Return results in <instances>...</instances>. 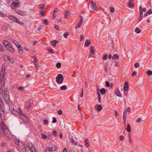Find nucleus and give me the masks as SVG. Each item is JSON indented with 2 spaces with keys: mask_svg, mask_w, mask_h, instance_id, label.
Returning a JSON list of instances; mask_svg holds the SVG:
<instances>
[{
  "mask_svg": "<svg viewBox=\"0 0 152 152\" xmlns=\"http://www.w3.org/2000/svg\"><path fill=\"white\" fill-rule=\"evenodd\" d=\"M4 77H0V117L3 120L5 119L4 111L3 110V103L1 100V97H3V91L2 89L5 84Z\"/></svg>",
  "mask_w": 152,
  "mask_h": 152,
  "instance_id": "obj_1",
  "label": "nucleus"
},
{
  "mask_svg": "<svg viewBox=\"0 0 152 152\" xmlns=\"http://www.w3.org/2000/svg\"><path fill=\"white\" fill-rule=\"evenodd\" d=\"M1 127L4 136L8 139H11L12 137V134L6 125L4 123L1 124Z\"/></svg>",
  "mask_w": 152,
  "mask_h": 152,
  "instance_id": "obj_2",
  "label": "nucleus"
},
{
  "mask_svg": "<svg viewBox=\"0 0 152 152\" xmlns=\"http://www.w3.org/2000/svg\"><path fill=\"white\" fill-rule=\"evenodd\" d=\"M26 152H37L36 151L35 147L31 143H28L27 147H25Z\"/></svg>",
  "mask_w": 152,
  "mask_h": 152,
  "instance_id": "obj_3",
  "label": "nucleus"
},
{
  "mask_svg": "<svg viewBox=\"0 0 152 152\" xmlns=\"http://www.w3.org/2000/svg\"><path fill=\"white\" fill-rule=\"evenodd\" d=\"M8 18L10 20L15 22L21 25H22L23 24V22H20L16 17H15L13 15H9L8 16Z\"/></svg>",
  "mask_w": 152,
  "mask_h": 152,
  "instance_id": "obj_4",
  "label": "nucleus"
},
{
  "mask_svg": "<svg viewBox=\"0 0 152 152\" xmlns=\"http://www.w3.org/2000/svg\"><path fill=\"white\" fill-rule=\"evenodd\" d=\"M20 6V3L18 0L16 1L15 2H13L11 4L12 7H14L15 9H16L19 7Z\"/></svg>",
  "mask_w": 152,
  "mask_h": 152,
  "instance_id": "obj_5",
  "label": "nucleus"
},
{
  "mask_svg": "<svg viewBox=\"0 0 152 152\" xmlns=\"http://www.w3.org/2000/svg\"><path fill=\"white\" fill-rule=\"evenodd\" d=\"M91 9L94 11H96L97 9L96 4L93 1H91Z\"/></svg>",
  "mask_w": 152,
  "mask_h": 152,
  "instance_id": "obj_6",
  "label": "nucleus"
},
{
  "mask_svg": "<svg viewBox=\"0 0 152 152\" xmlns=\"http://www.w3.org/2000/svg\"><path fill=\"white\" fill-rule=\"evenodd\" d=\"M15 11L18 14L22 16H24L26 15V12L25 11H23L18 9H16L15 10Z\"/></svg>",
  "mask_w": 152,
  "mask_h": 152,
  "instance_id": "obj_7",
  "label": "nucleus"
},
{
  "mask_svg": "<svg viewBox=\"0 0 152 152\" xmlns=\"http://www.w3.org/2000/svg\"><path fill=\"white\" fill-rule=\"evenodd\" d=\"M63 80V77H56V81L58 84L62 83Z\"/></svg>",
  "mask_w": 152,
  "mask_h": 152,
  "instance_id": "obj_8",
  "label": "nucleus"
},
{
  "mask_svg": "<svg viewBox=\"0 0 152 152\" xmlns=\"http://www.w3.org/2000/svg\"><path fill=\"white\" fill-rule=\"evenodd\" d=\"M20 119L24 122L26 123L28 122V120L27 117L25 115H19Z\"/></svg>",
  "mask_w": 152,
  "mask_h": 152,
  "instance_id": "obj_9",
  "label": "nucleus"
},
{
  "mask_svg": "<svg viewBox=\"0 0 152 152\" xmlns=\"http://www.w3.org/2000/svg\"><path fill=\"white\" fill-rule=\"evenodd\" d=\"M4 100L6 102L8 103L9 102L10 98L9 95H8L7 91H4Z\"/></svg>",
  "mask_w": 152,
  "mask_h": 152,
  "instance_id": "obj_10",
  "label": "nucleus"
},
{
  "mask_svg": "<svg viewBox=\"0 0 152 152\" xmlns=\"http://www.w3.org/2000/svg\"><path fill=\"white\" fill-rule=\"evenodd\" d=\"M57 148L56 146L53 148H50V147H48L45 149V152H52V150L55 151Z\"/></svg>",
  "mask_w": 152,
  "mask_h": 152,
  "instance_id": "obj_11",
  "label": "nucleus"
},
{
  "mask_svg": "<svg viewBox=\"0 0 152 152\" xmlns=\"http://www.w3.org/2000/svg\"><path fill=\"white\" fill-rule=\"evenodd\" d=\"M129 85L128 82L127 81H126L124 84V91H127L129 90Z\"/></svg>",
  "mask_w": 152,
  "mask_h": 152,
  "instance_id": "obj_12",
  "label": "nucleus"
},
{
  "mask_svg": "<svg viewBox=\"0 0 152 152\" xmlns=\"http://www.w3.org/2000/svg\"><path fill=\"white\" fill-rule=\"evenodd\" d=\"M134 0H129V3L127 4V6L129 8H133L134 6V4L132 2Z\"/></svg>",
  "mask_w": 152,
  "mask_h": 152,
  "instance_id": "obj_13",
  "label": "nucleus"
},
{
  "mask_svg": "<svg viewBox=\"0 0 152 152\" xmlns=\"http://www.w3.org/2000/svg\"><path fill=\"white\" fill-rule=\"evenodd\" d=\"M33 62L35 66L36 69L37 70L39 68V66L37 59L36 58H35L34 59V61Z\"/></svg>",
  "mask_w": 152,
  "mask_h": 152,
  "instance_id": "obj_14",
  "label": "nucleus"
},
{
  "mask_svg": "<svg viewBox=\"0 0 152 152\" xmlns=\"http://www.w3.org/2000/svg\"><path fill=\"white\" fill-rule=\"evenodd\" d=\"M10 111L14 115H15L16 116H17L18 114V112L12 109V108L10 107L9 108Z\"/></svg>",
  "mask_w": 152,
  "mask_h": 152,
  "instance_id": "obj_15",
  "label": "nucleus"
},
{
  "mask_svg": "<svg viewBox=\"0 0 152 152\" xmlns=\"http://www.w3.org/2000/svg\"><path fill=\"white\" fill-rule=\"evenodd\" d=\"M115 94L118 97H122V96L121 95L118 88H117L115 91Z\"/></svg>",
  "mask_w": 152,
  "mask_h": 152,
  "instance_id": "obj_16",
  "label": "nucleus"
},
{
  "mask_svg": "<svg viewBox=\"0 0 152 152\" xmlns=\"http://www.w3.org/2000/svg\"><path fill=\"white\" fill-rule=\"evenodd\" d=\"M7 49L9 50L10 52H14V50L13 48L12 47L11 44L6 47Z\"/></svg>",
  "mask_w": 152,
  "mask_h": 152,
  "instance_id": "obj_17",
  "label": "nucleus"
},
{
  "mask_svg": "<svg viewBox=\"0 0 152 152\" xmlns=\"http://www.w3.org/2000/svg\"><path fill=\"white\" fill-rule=\"evenodd\" d=\"M14 140L15 143L17 145L19 146L22 144L21 142L17 138H15Z\"/></svg>",
  "mask_w": 152,
  "mask_h": 152,
  "instance_id": "obj_18",
  "label": "nucleus"
},
{
  "mask_svg": "<svg viewBox=\"0 0 152 152\" xmlns=\"http://www.w3.org/2000/svg\"><path fill=\"white\" fill-rule=\"evenodd\" d=\"M2 42L6 48L11 44L10 43L6 40H3Z\"/></svg>",
  "mask_w": 152,
  "mask_h": 152,
  "instance_id": "obj_19",
  "label": "nucleus"
},
{
  "mask_svg": "<svg viewBox=\"0 0 152 152\" xmlns=\"http://www.w3.org/2000/svg\"><path fill=\"white\" fill-rule=\"evenodd\" d=\"M17 48H18L19 53L20 54H22L23 53V50L22 47L20 45V47L19 46Z\"/></svg>",
  "mask_w": 152,
  "mask_h": 152,
  "instance_id": "obj_20",
  "label": "nucleus"
},
{
  "mask_svg": "<svg viewBox=\"0 0 152 152\" xmlns=\"http://www.w3.org/2000/svg\"><path fill=\"white\" fill-rule=\"evenodd\" d=\"M96 106H97V107L96 108V109L97 110V111H98L99 112L102 109V105L101 104H96Z\"/></svg>",
  "mask_w": 152,
  "mask_h": 152,
  "instance_id": "obj_21",
  "label": "nucleus"
},
{
  "mask_svg": "<svg viewBox=\"0 0 152 152\" xmlns=\"http://www.w3.org/2000/svg\"><path fill=\"white\" fill-rule=\"evenodd\" d=\"M91 43V42L90 40L86 39L85 43L84 46L85 47H88Z\"/></svg>",
  "mask_w": 152,
  "mask_h": 152,
  "instance_id": "obj_22",
  "label": "nucleus"
},
{
  "mask_svg": "<svg viewBox=\"0 0 152 152\" xmlns=\"http://www.w3.org/2000/svg\"><path fill=\"white\" fill-rule=\"evenodd\" d=\"M12 42L15 45L17 46V48L20 47V44L16 40H12Z\"/></svg>",
  "mask_w": 152,
  "mask_h": 152,
  "instance_id": "obj_23",
  "label": "nucleus"
},
{
  "mask_svg": "<svg viewBox=\"0 0 152 152\" xmlns=\"http://www.w3.org/2000/svg\"><path fill=\"white\" fill-rule=\"evenodd\" d=\"M58 42V41L54 40L53 41H51V45L54 47H55L56 46V44Z\"/></svg>",
  "mask_w": 152,
  "mask_h": 152,
  "instance_id": "obj_24",
  "label": "nucleus"
},
{
  "mask_svg": "<svg viewBox=\"0 0 152 152\" xmlns=\"http://www.w3.org/2000/svg\"><path fill=\"white\" fill-rule=\"evenodd\" d=\"M146 11V8H142V7L140 6L139 8V13H140V12L143 13V12H145Z\"/></svg>",
  "mask_w": 152,
  "mask_h": 152,
  "instance_id": "obj_25",
  "label": "nucleus"
},
{
  "mask_svg": "<svg viewBox=\"0 0 152 152\" xmlns=\"http://www.w3.org/2000/svg\"><path fill=\"white\" fill-rule=\"evenodd\" d=\"M90 51L91 53L93 54L94 55L95 54V49H94V47L93 46L91 47L90 48Z\"/></svg>",
  "mask_w": 152,
  "mask_h": 152,
  "instance_id": "obj_26",
  "label": "nucleus"
},
{
  "mask_svg": "<svg viewBox=\"0 0 152 152\" xmlns=\"http://www.w3.org/2000/svg\"><path fill=\"white\" fill-rule=\"evenodd\" d=\"M108 65L109 64L107 62H105L104 64V69L106 72L108 71Z\"/></svg>",
  "mask_w": 152,
  "mask_h": 152,
  "instance_id": "obj_27",
  "label": "nucleus"
},
{
  "mask_svg": "<svg viewBox=\"0 0 152 152\" xmlns=\"http://www.w3.org/2000/svg\"><path fill=\"white\" fill-rule=\"evenodd\" d=\"M7 59L11 63H13L14 62V59L8 56L7 57Z\"/></svg>",
  "mask_w": 152,
  "mask_h": 152,
  "instance_id": "obj_28",
  "label": "nucleus"
},
{
  "mask_svg": "<svg viewBox=\"0 0 152 152\" xmlns=\"http://www.w3.org/2000/svg\"><path fill=\"white\" fill-rule=\"evenodd\" d=\"M140 16L138 20V22H140L142 19V16H143V13H142L141 12H140Z\"/></svg>",
  "mask_w": 152,
  "mask_h": 152,
  "instance_id": "obj_29",
  "label": "nucleus"
},
{
  "mask_svg": "<svg viewBox=\"0 0 152 152\" xmlns=\"http://www.w3.org/2000/svg\"><path fill=\"white\" fill-rule=\"evenodd\" d=\"M85 146L87 147L88 148L89 145V142H88V139H86L85 141Z\"/></svg>",
  "mask_w": 152,
  "mask_h": 152,
  "instance_id": "obj_30",
  "label": "nucleus"
},
{
  "mask_svg": "<svg viewBox=\"0 0 152 152\" xmlns=\"http://www.w3.org/2000/svg\"><path fill=\"white\" fill-rule=\"evenodd\" d=\"M83 21H79L77 25V26L76 27V28H79L81 26V25L83 23Z\"/></svg>",
  "mask_w": 152,
  "mask_h": 152,
  "instance_id": "obj_31",
  "label": "nucleus"
},
{
  "mask_svg": "<svg viewBox=\"0 0 152 152\" xmlns=\"http://www.w3.org/2000/svg\"><path fill=\"white\" fill-rule=\"evenodd\" d=\"M64 13L65 18L66 19L68 18V16H69V12L68 11L66 10L65 11Z\"/></svg>",
  "mask_w": 152,
  "mask_h": 152,
  "instance_id": "obj_32",
  "label": "nucleus"
},
{
  "mask_svg": "<svg viewBox=\"0 0 152 152\" xmlns=\"http://www.w3.org/2000/svg\"><path fill=\"white\" fill-rule=\"evenodd\" d=\"M141 31V30L138 27L136 28L135 29V32L137 34L140 33Z\"/></svg>",
  "mask_w": 152,
  "mask_h": 152,
  "instance_id": "obj_33",
  "label": "nucleus"
},
{
  "mask_svg": "<svg viewBox=\"0 0 152 152\" xmlns=\"http://www.w3.org/2000/svg\"><path fill=\"white\" fill-rule=\"evenodd\" d=\"M100 92L102 94H104L105 93L106 90L104 88H103L100 89Z\"/></svg>",
  "mask_w": 152,
  "mask_h": 152,
  "instance_id": "obj_34",
  "label": "nucleus"
},
{
  "mask_svg": "<svg viewBox=\"0 0 152 152\" xmlns=\"http://www.w3.org/2000/svg\"><path fill=\"white\" fill-rule=\"evenodd\" d=\"M67 88V87L66 85H64L60 87V89L61 90H65Z\"/></svg>",
  "mask_w": 152,
  "mask_h": 152,
  "instance_id": "obj_35",
  "label": "nucleus"
},
{
  "mask_svg": "<svg viewBox=\"0 0 152 152\" xmlns=\"http://www.w3.org/2000/svg\"><path fill=\"white\" fill-rule=\"evenodd\" d=\"M70 142L75 145H77V142L76 141H75L72 138H71L70 140Z\"/></svg>",
  "mask_w": 152,
  "mask_h": 152,
  "instance_id": "obj_36",
  "label": "nucleus"
},
{
  "mask_svg": "<svg viewBox=\"0 0 152 152\" xmlns=\"http://www.w3.org/2000/svg\"><path fill=\"white\" fill-rule=\"evenodd\" d=\"M119 58V57L118 55L117 54H114L112 57V59H118Z\"/></svg>",
  "mask_w": 152,
  "mask_h": 152,
  "instance_id": "obj_37",
  "label": "nucleus"
},
{
  "mask_svg": "<svg viewBox=\"0 0 152 152\" xmlns=\"http://www.w3.org/2000/svg\"><path fill=\"white\" fill-rule=\"evenodd\" d=\"M19 112L20 114V115H25L23 111L22 110V109L20 108H19Z\"/></svg>",
  "mask_w": 152,
  "mask_h": 152,
  "instance_id": "obj_38",
  "label": "nucleus"
},
{
  "mask_svg": "<svg viewBox=\"0 0 152 152\" xmlns=\"http://www.w3.org/2000/svg\"><path fill=\"white\" fill-rule=\"evenodd\" d=\"M69 35V34L68 32H66L63 34L64 37L65 38H67Z\"/></svg>",
  "mask_w": 152,
  "mask_h": 152,
  "instance_id": "obj_39",
  "label": "nucleus"
},
{
  "mask_svg": "<svg viewBox=\"0 0 152 152\" xmlns=\"http://www.w3.org/2000/svg\"><path fill=\"white\" fill-rule=\"evenodd\" d=\"M127 131L128 132H130L131 131L130 125L129 124H128L127 125Z\"/></svg>",
  "mask_w": 152,
  "mask_h": 152,
  "instance_id": "obj_40",
  "label": "nucleus"
},
{
  "mask_svg": "<svg viewBox=\"0 0 152 152\" xmlns=\"http://www.w3.org/2000/svg\"><path fill=\"white\" fill-rule=\"evenodd\" d=\"M3 66L2 67V69L1 71V72H0V76H4L5 75L4 73V72H3Z\"/></svg>",
  "mask_w": 152,
  "mask_h": 152,
  "instance_id": "obj_41",
  "label": "nucleus"
},
{
  "mask_svg": "<svg viewBox=\"0 0 152 152\" xmlns=\"http://www.w3.org/2000/svg\"><path fill=\"white\" fill-rule=\"evenodd\" d=\"M0 51L1 52H4V49L1 44L0 43Z\"/></svg>",
  "mask_w": 152,
  "mask_h": 152,
  "instance_id": "obj_42",
  "label": "nucleus"
},
{
  "mask_svg": "<svg viewBox=\"0 0 152 152\" xmlns=\"http://www.w3.org/2000/svg\"><path fill=\"white\" fill-rule=\"evenodd\" d=\"M57 113L59 115H61L62 114L63 112L61 110L59 109L57 112Z\"/></svg>",
  "mask_w": 152,
  "mask_h": 152,
  "instance_id": "obj_43",
  "label": "nucleus"
},
{
  "mask_svg": "<svg viewBox=\"0 0 152 152\" xmlns=\"http://www.w3.org/2000/svg\"><path fill=\"white\" fill-rule=\"evenodd\" d=\"M147 73L148 75H152V71H148L147 72Z\"/></svg>",
  "mask_w": 152,
  "mask_h": 152,
  "instance_id": "obj_44",
  "label": "nucleus"
},
{
  "mask_svg": "<svg viewBox=\"0 0 152 152\" xmlns=\"http://www.w3.org/2000/svg\"><path fill=\"white\" fill-rule=\"evenodd\" d=\"M107 54H105L104 56H103V57L102 58L104 60H105L107 59Z\"/></svg>",
  "mask_w": 152,
  "mask_h": 152,
  "instance_id": "obj_45",
  "label": "nucleus"
},
{
  "mask_svg": "<svg viewBox=\"0 0 152 152\" xmlns=\"http://www.w3.org/2000/svg\"><path fill=\"white\" fill-rule=\"evenodd\" d=\"M53 134L55 137L57 136V132L56 131H53L52 132Z\"/></svg>",
  "mask_w": 152,
  "mask_h": 152,
  "instance_id": "obj_46",
  "label": "nucleus"
},
{
  "mask_svg": "<svg viewBox=\"0 0 152 152\" xmlns=\"http://www.w3.org/2000/svg\"><path fill=\"white\" fill-rule=\"evenodd\" d=\"M40 15L42 16H44L45 15V11H41L39 12Z\"/></svg>",
  "mask_w": 152,
  "mask_h": 152,
  "instance_id": "obj_47",
  "label": "nucleus"
},
{
  "mask_svg": "<svg viewBox=\"0 0 152 152\" xmlns=\"http://www.w3.org/2000/svg\"><path fill=\"white\" fill-rule=\"evenodd\" d=\"M141 120H142L141 118H139L136 120V122L137 123H138L141 121Z\"/></svg>",
  "mask_w": 152,
  "mask_h": 152,
  "instance_id": "obj_48",
  "label": "nucleus"
},
{
  "mask_svg": "<svg viewBox=\"0 0 152 152\" xmlns=\"http://www.w3.org/2000/svg\"><path fill=\"white\" fill-rule=\"evenodd\" d=\"M114 11H115L114 8L113 7H111L110 8V12L112 13H113L114 12Z\"/></svg>",
  "mask_w": 152,
  "mask_h": 152,
  "instance_id": "obj_49",
  "label": "nucleus"
},
{
  "mask_svg": "<svg viewBox=\"0 0 152 152\" xmlns=\"http://www.w3.org/2000/svg\"><path fill=\"white\" fill-rule=\"evenodd\" d=\"M128 136H129V142L131 144L132 142L131 138L130 135L129 133L128 134Z\"/></svg>",
  "mask_w": 152,
  "mask_h": 152,
  "instance_id": "obj_50",
  "label": "nucleus"
},
{
  "mask_svg": "<svg viewBox=\"0 0 152 152\" xmlns=\"http://www.w3.org/2000/svg\"><path fill=\"white\" fill-rule=\"evenodd\" d=\"M61 64L60 63H58L56 65V67L58 68H59L61 67Z\"/></svg>",
  "mask_w": 152,
  "mask_h": 152,
  "instance_id": "obj_51",
  "label": "nucleus"
},
{
  "mask_svg": "<svg viewBox=\"0 0 152 152\" xmlns=\"http://www.w3.org/2000/svg\"><path fill=\"white\" fill-rule=\"evenodd\" d=\"M97 95H98V97H101L100 94L99 92V90H98V91H97V93H96Z\"/></svg>",
  "mask_w": 152,
  "mask_h": 152,
  "instance_id": "obj_52",
  "label": "nucleus"
},
{
  "mask_svg": "<svg viewBox=\"0 0 152 152\" xmlns=\"http://www.w3.org/2000/svg\"><path fill=\"white\" fill-rule=\"evenodd\" d=\"M43 122H44V124L45 125H47L48 123V121L47 120H46V119L44 120Z\"/></svg>",
  "mask_w": 152,
  "mask_h": 152,
  "instance_id": "obj_53",
  "label": "nucleus"
},
{
  "mask_svg": "<svg viewBox=\"0 0 152 152\" xmlns=\"http://www.w3.org/2000/svg\"><path fill=\"white\" fill-rule=\"evenodd\" d=\"M139 66V64L138 63H135L134 64V67L135 68H137Z\"/></svg>",
  "mask_w": 152,
  "mask_h": 152,
  "instance_id": "obj_54",
  "label": "nucleus"
},
{
  "mask_svg": "<svg viewBox=\"0 0 152 152\" xmlns=\"http://www.w3.org/2000/svg\"><path fill=\"white\" fill-rule=\"evenodd\" d=\"M150 14L149 12H146L144 15V17H146L147 16L149 15Z\"/></svg>",
  "mask_w": 152,
  "mask_h": 152,
  "instance_id": "obj_55",
  "label": "nucleus"
},
{
  "mask_svg": "<svg viewBox=\"0 0 152 152\" xmlns=\"http://www.w3.org/2000/svg\"><path fill=\"white\" fill-rule=\"evenodd\" d=\"M124 137L123 135H121L120 136V139L121 141H122L124 140Z\"/></svg>",
  "mask_w": 152,
  "mask_h": 152,
  "instance_id": "obj_56",
  "label": "nucleus"
},
{
  "mask_svg": "<svg viewBox=\"0 0 152 152\" xmlns=\"http://www.w3.org/2000/svg\"><path fill=\"white\" fill-rule=\"evenodd\" d=\"M7 143L5 142L2 143L1 144V145L2 147H5L6 146Z\"/></svg>",
  "mask_w": 152,
  "mask_h": 152,
  "instance_id": "obj_57",
  "label": "nucleus"
},
{
  "mask_svg": "<svg viewBox=\"0 0 152 152\" xmlns=\"http://www.w3.org/2000/svg\"><path fill=\"white\" fill-rule=\"evenodd\" d=\"M48 52L49 53H54V52H53V50L52 49H50L48 50Z\"/></svg>",
  "mask_w": 152,
  "mask_h": 152,
  "instance_id": "obj_58",
  "label": "nucleus"
},
{
  "mask_svg": "<svg viewBox=\"0 0 152 152\" xmlns=\"http://www.w3.org/2000/svg\"><path fill=\"white\" fill-rule=\"evenodd\" d=\"M137 72L136 71H134L132 73V76H134L137 75Z\"/></svg>",
  "mask_w": 152,
  "mask_h": 152,
  "instance_id": "obj_59",
  "label": "nucleus"
},
{
  "mask_svg": "<svg viewBox=\"0 0 152 152\" xmlns=\"http://www.w3.org/2000/svg\"><path fill=\"white\" fill-rule=\"evenodd\" d=\"M43 23L45 24L48 25V20L47 19H45L43 21Z\"/></svg>",
  "mask_w": 152,
  "mask_h": 152,
  "instance_id": "obj_60",
  "label": "nucleus"
},
{
  "mask_svg": "<svg viewBox=\"0 0 152 152\" xmlns=\"http://www.w3.org/2000/svg\"><path fill=\"white\" fill-rule=\"evenodd\" d=\"M53 121H52L53 123H56L57 121L56 118L55 117H53Z\"/></svg>",
  "mask_w": 152,
  "mask_h": 152,
  "instance_id": "obj_61",
  "label": "nucleus"
},
{
  "mask_svg": "<svg viewBox=\"0 0 152 152\" xmlns=\"http://www.w3.org/2000/svg\"><path fill=\"white\" fill-rule=\"evenodd\" d=\"M42 138L44 139H45L47 138V136L45 134H43L42 135Z\"/></svg>",
  "mask_w": 152,
  "mask_h": 152,
  "instance_id": "obj_62",
  "label": "nucleus"
},
{
  "mask_svg": "<svg viewBox=\"0 0 152 152\" xmlns=\"http://www.w3.org/2000/svg\"><path fill=\"white\" fill-rule=\"evenodd\" d=\"M106 86L107 87H108L110 86V84L109 83V82L107 81L106 82Z\"/></svg>",
  "mask_w": 152,
  "mask_h": 152,
  "instance_id": "obj_63",
  "label": "nucleus"
},
{
  "mask_svg": "<svg viewBox=\"0 0 152 152\" xmlns=\"http://www.w3.org/2000/svg\"><path fill=\"white\" fill-rule=\"evenodd\" d=\"M31 106V104H29L28 106H26L25 107L27 109H28Z\"/></svg>",
  "mask_w": 152,
  "mask_h": 152,
  "instance_id": "obj_64",
  "label": "nucleus"
}]
</instances>
